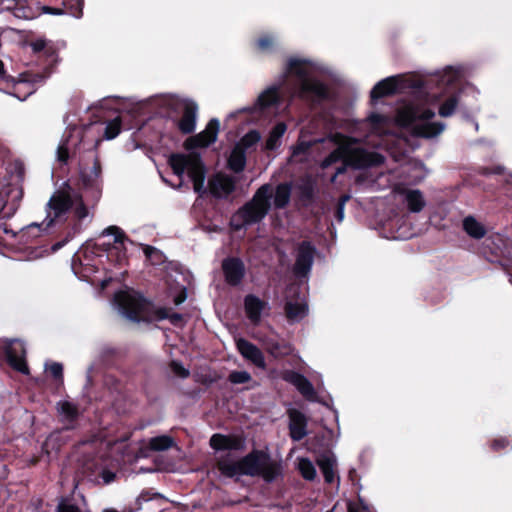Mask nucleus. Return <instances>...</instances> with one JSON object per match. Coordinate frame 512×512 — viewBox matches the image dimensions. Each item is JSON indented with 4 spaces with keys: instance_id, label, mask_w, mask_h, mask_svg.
<instances>
[{
    "instance_id": "nucleus-55",
    "label": "nucleus",
    "mask_w": 512,
    "mask_h": 512,
    "mask_svg": "<svg viewBox=\"0 0 512 512\" xmlns=\"http://www.w3.org/2000/svg\"><path fill=\"white\" fill-rule=\"evenodd\" d=\"M301 197L304 200L312 201L314 197V190L311 185H304L301 187Z\"/></svg>"
},
{
    "instance_id": "nucleus-49",
    "label": "nucleus",
    "mask_w": 512,
    "mask_h": 512,
    "mask_svg": "<svg viewBox=\"0 0 512 512\" xmlns=\"http://www.w3.org/2000/svg\"><path fill=\"white\" fill-rule=\"evenodd\" d=\"M367 120L374 128H379L386 123V117L382 114L372 112Z\"/></svg>"
},
{
    "instance_id": "nucleus-41",
    "label": "nucleus",
    "mask_w": 512,
    "mask_h": 512,
    "mask_svg": "<svg viewBox=\"0 0 512 512\" xmlns=\"http://www.w3.org/2000/svg\"><path fill=\"white\" fill-rule=\"evenodd\" d=\"M275 40L272 35L263 34L255 41V48L262 53L271 52L274 48Z\"/></svg>"
},
{
    "instance_id": "nucleus-7",
    "label": "nucleus",
    "mask_w": 512,
    "mask_h": 512,
    "mask_svg": "<svg viewBox=\"0 0 512 512\" xmlns=\"http://www.w3.org/2000/svg\"><path fill=\"white\" fill-rule=\"evenodd\" d=\"M297 96L311 108H318L333 99V92L327 83L309 76L299 83Z\"/></svg>"
},
{
    "instance_id": "nucleus-56",
    "label": "nucleus",
    "mask_w": 512,
    "mask_h": 512,
    "mask_svg": "<svg viewBox=\"0 0 512 512\" xmlns=\"http://www.w3.org/2000/svg\"><path fill=\"white\" fill-rule=\"evenodd\" d=\"M348 196H343L339 203L337 204L336 211H335V217L338 221H342L344 217V202L348 199Z\"/></svg>"
},
{
    "instance_id": "nucleus-40",
    "label": "nucleus",
    "mask_w": 512,
    "mask_h": 512,
    "mask_svg": "<svg viewBox=\"0 0 512 512\" xmlns=\"http://www.w3.org/2000/svg\"><path fill=\"white\" fill-rule=\"evenodd\" d=\"M261 139V135L257 130L248 131L236 144L240 146L243 150H247L253 146H255Z\"/></svg>"
},
{
    "instance_id": "nucleus-28",
    "label": "nucleus",
    "mask_w": 512,
    "mask_h": 512,
    "mask_svg": "<svg viewBox=\"0 0 512 512\" xmlns=\"http://www.w3.org/2000/svg\"><path fill=\"white\" fill-rule=\"evenodd\" d=\"M291 190V184L287 182L280 183L276 186L273 197V204L275 209L281 210L288 206L291 199Z\"/></svg>"
},
{
    "instance_id": "nucleus-6",
    "label": "nucleus",
    "mask_w": 512,
    "mask_h": 512,
    "mask_svg": "<svg viewBox=\"0 0 512 512\" xmlns=\"http://www.w3.org/2000/svg\"><path fill=\"white\" fill-rule=\"evenodd\" d=\"M342 160L355 168H363L381 162L383 156L378 153L369 154L364 150L349 151L345 147H337L322 160L321 168L327 169Z\"/></svg>"
},
{
    "instance_id": "nucleus-9",
    "label": "nucleus",
    "mask_w": 512,
    "mask_h": 512,
    "mask_svg": "<svg viewBox=\"0 0 512 512\" xmlns=\"http://www.w3.org/2000/svg\"><path fill=\"white\" fill-rule=\"evenodd\" d=\"M104 236H114L113 243H102L95 244V250H101L109 253V257H115L114 261L117 265L122 266L124 262L127 260L126 248L124 246V242L128 241L129 238L125 234V232L118 226L111 225L105 228L101 235Z\"/></svg>"
},
{
    "instance_id": "nucleus-26",
    "label": "nucleus",
    "mask_w": 512,
    "mask_h": 512,
    "mask_svg": "<svg viewBox=\"0 0 512 512\" xmlns=\"http://www.w3.org/2000/svg\"><path fill=\"white\" fill-rule=\"evenodd\" d=\"M463 230L473 239L479 240L485 237L487 230L474 216L468 215L462 222Z\"/></svg>"
},
{
    "instance_id": "nucleus-47",
    "label": "nucleus",
    "mask_w": 512,
    "mask_h": 512,
    "mask_svg": "<svg viewBox=\"0 0 512 512\" xmlns=\"http://www.w3.org/2000/svg\"><path fill=\"white\" fill-rule=\"evenodd\" d=\"M15 83L21 84V85L16 90H14V88H10L9 91H4V92L15 96L19 100H25L30 94H32V91H27V92L21 91V87L25 85V81H15Z\"/></svg>"
},
{
    "instance_id": "nucleus-1",
    "label": "nucleus",
    "mask_w": 512,
    "mask_h": 512,
    "mask_svg": "<svg viewBox=\"0 0 512 512\" xmlns=\"http://www.w3.org/2000/svg\"><path fill=\"white\" fill-rule=\"evenodd\" d=\"M102 139L88 140L83 131L70 130L61 140L56 150V160L61 165H68L69 160L79 156L80 179L85 189L100 193L102 167L98 156V146Z\"/></svg>"
},
{
    "instance_id": "nucleus-60",
    "label": "nucleus",
    "mask_w": 512,
    "mask_h": 512,
    "mask_svg": "<svg viewBox=\"0 0 512 512\" xmlns=\"http://www.w3.org/2000/svg\"><path fill=\"white\" fill-rule=\"evenodd\" d=\"M408 86L414 89L421 90L424 88V81L420 79L412 80Z\"/></svg>"
},
{
    "instance_id": "nucleus-30",
    "label": "nucleus",
    "mask_w": 512,
    "mask_h": 512,
    "mask_svg": "<svg viewBox=\"0 0 512 512\" xmlns=\"http://www.w3.org/2000/svg\"><path fill=\"white\" fill-rule=\"evenodd\" d=\"M286 129H287V127H286L285 123H283V122L277 123L272 128V130L270 131V133L265 141V148L270 151L275 150L279 146L280 139L284 135Z\"/></svg>"
},
{
    "instance_id": "nucleus-51",
    "label": "nucleus",
    "mask_w": 512,
    "mask_h": 512,
    "mask_svg": "<svg viewBox=\"0 0 512 512\" xmlns=\"http://www.w3.org/2000/svg\"><path fill=\"white\" fill-rule=\"evenodd\" d=\"M348 512H371L368 505L365 504L361 499L358 504L350 503L348 505Z\"/></svg>"
},
{
    "instance_id": "nucleus-32",
    "label": "nucleus",
    "mask_w": 512,
    "mask_h": 512,
    "mask_svg": "<svg viewBox=\"0 0 512 512\" xmlns=\"http://www.w3.org/2000/svg\"><path fill=\"white\" fill-rule=\"evenodd\" d=\"M318 465L323 473L325 482L333 483L336 479L335 466L336 460L333 457H323L318 461Z\"/></svg>"
},
{
    "instance_id": "nucleus-22",
    "label": "nucleus",
    "mask_w": 512,
    "mask_h": 512,
    "mask_svg": "<svg viewBox=\"0 0 512 512\" xmlns=\"http://www.w3.org/2000/svg\"><path fill=\"white\" fill-rule=\"evenodd\" d=\"M210 446L215 450H241L244 447V441L238 436L214 434L210 438Z\"/></svg>"
},
{
    "instance_id": "nucleus-5",
    "label": "nucleus",
    "mask_w": 512,
    "mask_h": 512,
    "mask_svg": "<svg viewBox=\"0 0 512 512\" xmlns=\"http://www.w3.org/2000/svg\"><path fill=\"white\" fill-rule=\"evenodd\" d=\"M168 164L173 173L179 177L187 172L196 193L203 194L206 192L204 187L206 167L199 153H173L168 159Z\"/></svg>"
},
{
    "instance_id": "nucleus-33",
    "label": "nucleus",
    "mask_w": 512,
    "mask_h": 512,
    "mask_svg": "<svg viewBox=\"0 0 512 512\" xmlns=\"http://www.w3.org/2000/svg\"><path fill=\"white\" fill-rule=\"evenodd\" d=\"M143 252L153 266H161L167 262L165 254L154 246L143 245Z\"/></svg>"
},
{
    "instance_id": "nucleus-44",
    "label": "nucleus",
    "mask_w": 512,
    "mask_h": 512,
    "mask_svg": "<svg viewBox=\"0 0 512 512\" xmlns=\"http://www.w3.org/2000/svg\"><path fill=\"white\" fill-rule=\"evenodd\" d=\"M59 411L63 416H79L78 407L70 401H62L58 403Z\"/></svg>"
},
{
    "instance_id": "nucleus-54",
    "label": "nucleus",
    "mask_w": 512,
    "mask_h": 512,
    "mask_svg": "<svg viewBox=\"0 0 512 512\" xmlns=\"http://www.w3.org/2000/svg\"><path fill=\"white\" fill-rule=\"evenodd\" d=\"M171 308L166 307H158L154 311V316L156 320H166L169 317V313Z\"/></svg>"
},
{
    "instance_id": "nucleus-46",
    "label": "nucleus",
    "mask_w": 512,
    "mask_h": 512,
    "mask_svg": "<svg viewBox=\"0 0 512 512\" xmlns=\"http://www.w3.org/2000/svg\"><path fill=\"white\" fill-rule=\"evenodd\" d=\"M57 512H83L80 507L74 504L72 501L67 499H62L58 506Z\"/></svg>"
},
{
    "instance_id": "nucleus-11",
    "label": "nucleus",
    "mask_w": 512,
    "mask_h": 512,
    "mask_svg": "<svg viewBox=\"0 0 512 512\" xmlns=\"http://www.w3.org/2000/svg\"><path fill=\"white\" fill-rule=\"evenodd\" d=\"M219 131V120L217 118H212L209 120L203 131L188 137L184 141L183 146L187 151H192L197 148H207L216 142Z\"/></svg>"
},
{
    "instance_id": "nucleus-52",
    "label": "nucleus",
    "mask_w": 512,
    "mask_h": 512,
    "mask_svg": "<svg viewBox=\"0 0 512 512\" xmlns=\"http://www.w3.org/2000/svg\"><path fill=\"white\" fill-rule=\"evenodd\" d=\"M168 320L172 325L179 327L183 325L184 317L180 313L170 311Z\"/></svg>"
},
{
    "instance_id": "nucleus-61",
    "label": "nucleus",
    "mask_w": 512,
    "mask_h": 512,
    "mask_svg": "<svg viewBox=\"0 0 512 512\" xmlns=\"http://www.w3.org/2000/svg\"><path fill=\"white\" fill-rule=\"evenodd\" d=\"M102 477L104 482L108 484L114 480L115 474L109 471H104Z\"/></svg>"
},
{
    "instance_id": "nucleus-10",
    "label": "nucleus",
    "mask_w": 512,
    "mask_h": 512,
    "mask_svg": "<svg viewBox=\"0 0 512 512\" xmlns=\"http://www.w3.org/2000/svg\"><path fill=\"white\" fill-rule=\"evenodd\" d=\"M4 354L8 365L15 371L29 375L30 370L26 361V348L19 339L10 340L4 345Z\"/></svg>"
},
{
    "instance_id": "nucleus-50",
    "label": "nucleus",
    "mask_w": 512,
    "mask_h": 512,
    "mask_svg": "<svg viewBox=\"0 0 512 512\" xmlns=\"http://www.w3.org/2000/svg\"><path fill=\"white\" fill-rule=\"evenodd\" d=\"M172 371L181 378H187L190 375L188 369H186L180 362L172 361L171 362Z\"/></svg>"
},
{
    "instance_id": "nucleus-13",
    "label": "nucleus",
    "mask_w": 512,
    "mask_h": 512,
    "mask_svg": "<svg viewBox=\"0 0 512 512\" xmlns=\"http://www.w3.org/2000/svg\"><path fill=\"white\" fill-rule=\"evenodd\" d=\"M222 272L225 282L232 287L239 286L246 274L243 260L239 257L228 256L222 260Z\"/></svg>"
},
{
    "instance_id": "nucleus-35",
    "label": "nucleus",
    "mask_w": 512,
    "mask_h": 512,
    "mask_svg": "<svg viewBox=\"0 0 512 512\" xmlns=\"http://www.w3.org/2000/svg\"><path fill=\"white\" fill-rule=\"evenodd\" d=\"M173 438L167 435L152 437L148 442V447L153 451H165L174 446Z\"/></svg>"
},
{
    "instance_id": "nucleus-14",
    "label": "nucleus",
    "mask_w": 512,
    "mask_h": 512,
    "mask_svg": "<svg viewBox=\"0 0 512 512\" xmlns=\"http://www.w3.org/2000/svg\"><path fill=\"white\" fill-rule=\"evenodd\" d=\"M315 254L316 248L310 241L304 240L299 244L294 264L296 276L306 277L310 273Z\"/></svg>"
},
{
    "instance_id": "nucleus-24",
    "label": "nucleus",
    "mask_w": 512,
    "mask_h": 512,
    "mask_svg": "<svg viewBox=\"0 0 512 512\" xmlns=\"http://www.w3.org/2000/svg\"><path fill=\"white\" fill-rule=\"evenodd\" d=\"M280 103L279 87L271 86L264 90L257 98L256 106L259 110L264 111L272 106Z\"/></svg>"
},
{
    "instance_id": "nucleus-63",
    "label": "nucleus",
    "mask_w": 512,
    "mask_h": 512,
    "mask_svg": "<svg viewBox=\"0 0 512 512\" xmlns=\"http://www.w3.org/2000/svg\"><path fill=\"white\" fill-rule=\"evenodd\" d=\"M287 414L290 417H293V416H305L303 413H301V412H299V411H297L295 409H288L287 410Z\"/></svg>"
},
{
    "instance_id": "nucleus-45",
    "label": "nucleus",
    "mask_w": 512,
    "mask_h": 512,
    "mask_svg": "<svg viewBox=\"0 0 512 512\" xmlns=\"http://www.w3.org/2000/svg\"><path fill=\"white\" fill-rule=\"evenodd\" d=\"M228 379L233 384H244L250 381L251 376L246 371H233L229 374Z\"/></svg>"
},
{
    "instance_id": "nucleus-29",
    "label": "nucleus",
    "mask_w": 512,
    "mask_h": 512,
    "mask_svg": "<svg viewBox=\"0 0 512 512\" xmlns=\"http://www.w3.org/2000/svg\"><path fill=\"white\" fill-rule=\"evenodd\" d=\"M286 318L289 322L302 320L308 313V305L305 302L288 301L284 307Z\"/></svg>"
},
{
    "instance_id": "nucleus-4",
    "label": "nucleus",
    "mask_w": 512,
    "mask_h": 512,
    "mask_svg": "<svg viewBox=\"0 0 512 512\" xmlns=\"http://www.w3.org/2000/svg\"><path fill=\"white\" fill-rule=\"evenodd\" d=\"M272 196V185L269 183L261 185L253 197L237 210L235 217L239 218L242 223L236 225L235 229L240 230L245 226L260 223L271 210Z\"/></svg>"
},
{
    "instance_id": "nucleus-37",
    "label": "nucleus",
    "mask_w": 512,
    "mask_h": 512,
    "mask_svg": "<svg viewBox=\"0 0 512 512\" xmlns=\"http://www.w3.org/2000/svg\"><path fill=\"white\" fill-rule=\"evenodd\" d=\"M290 435L293 440L299 441L307 434L306 425L303 422L305 418H290Z\"/></svg>"
},
{
    "instance_id": "nucleus-48",
    "label": "nucleus",
    "mask_w": 512,
    "mask_h": 512,
    "mask_svg": "<svg viewBox=\"0 0 512 512\" xmlns=\"http://www.w3.org/2000/svg\"><path fill=\"white\" fill-rule=\"evenodd\" d=\"M48 371L56 381L63 380V366L61 363L53 362L49 366Z\"/></svg>"
},
{
    "instance_id": "nucleus-34",
    "label": "nucleus",
    "mask_w": 512,
    "mask_h": 512,
    "mask_svg": "<svg viewBox=\"0 0 512 512\" xmlns=\"http://www.w3.org/2000/svg\"><path fill=\"white\" fill-rule=\"evenodd\" d=\"M265 350L274 358H281L289 353V347L274 339H268L264 342Z\"/></svg>"
},
{
    "instance_id": "nucleus-12",
    "label": "nucleus",
    "mask_w": 512,
    "mask_h": 512,
    "mask_svg": "<svg viewBox=\"0 0 512 512\" xmlns=\"http://www.w3.org/2000/svg\"><path fill=\"white\" fill-rule=\"evenodd\" d=\"M115 302L127 318L133 321L142 319L145 299L141 296H134L128 292L120 291L115 294Z\"/></svg>"
},
{
    "instance_id": "nucleus-38",
    "label": "nucleus",
    "mask_w": 512,
    "mask_h": 512,
    "mask_svg": "<svg viewBox=\"0 0 512 512\" xmlns=\"http://www.w3.org/2000/svg\"><path fill=\"white\" fill-rule=\"evenodd\" d=\"M298 469L302 477L312 481L316 477V469L314 464L308 458H298Z\"/></svg>"
},
{
    "instance_id": "nucleus-64",
    "label": "nucleus",
    "mask_w": 512,
    "mask_h": 512,
    "mask_svg": "<svg viewBox=\"0 0 512 512\" xmlns=\"http://www.w3.org/2000/svg\"><path fill=\"white\" fill-rule=\"evenodd\" d=\"M347 165L348 164H346V162H344V164L342 166L338 167L336 170V175L344 173Z\"/></svg>"
},
{
    "instance_id": "nucleus-18",
    "label": "nucleus",
    "mask_w": 512,
    "mask_h": 512,
    "mask_svg": "<svg viewBox=\"0 0 512 512\" xmlns=\"http://www.w3.org/2000/svg\"><path fill=\"white\" fill-rule=\"evenodd\" d=\"M236 346L239 353L247 360L251 361L259 368H265V358L262 351L252 342L240 338L236 341Z\"/></svg>"
},
{
    "instance_id": "nucleus-21",
    "label": "nucleus",
    "mask_w": 512,
    "mask_h": 512,
    "mask_svg": "<svg viewBox=\"0 0 512 512\" xmlns=\"http://www.w3.org/2000/svg\"><path fill=\"white\" fill-rule=\"evenodd\" d=\"M286 380L293 384L305 399L309 401L316 400L317 393L312 383L303 374L292 371L288 374Z\"/></svg>"
},
{
    "instance_id": "nucleus-62",
    "label": "nucleus",
    "mask_w": 512,
    "mask_h": 512,
    "mask_svg": "<svg viewBox=\"0 0 512 512\" xmlns=\"http://www.w3.org/2000/svg\"><path fill=\"white\" fill-rule=\"evenodd\" d=\"M185 299H186V293H185V292H183V293H181V294L177 295V296L174 298V303H175L176 305H180L181 303H183V302L185 301Z\"/></svg>"
},
{
    "instance_id": "nucleus-2",
    "label": "nucleus",
    "mask_w": 512,
    "mask_h": 512,
    "mask_svg": "<svg viewBox=\"0 0 512 512\" xmlns=\"http://www.w3.org/2000/svg\"><path fill=\"white\" fill-rule=\"evenodd\" d=\"M217 469L225 477L260 476L266 482L274 481L281 473L280 464L261 450H253L240 460L223 456L217 462Z\"/></svg>"
},
{
    "instance_id": "nucleus-57",
    "label": "nucleus",
    "mask_w": 512,
    "mask_h": 512,
    "mask_svg": "<svg viewBox=\"0 0 512 512\" xmlns=\"http://www.w3.org/2000/svg\"><path fill=\"white\" fill-rule=\"evenodd\" d=\"M504 173V168L502 166H495V167H485L482 169L481 174L482 175H502Z\"/></svg>"
},
{
    "instance_id": "nucleus-20",
    "label": "nucleus",
    "mask_w": 512,
    "mask_h": 512,
    "mask_svg": "<svg viewBox=\"0 0 512 512\" xmlns=\"http://www.w3.org/2000/svg\"><path fill=\"white\" fill-rule=\"evenodd\" d=\"M400 89L399 77L391 76L379 81L371 90L370 98L376 101L380 98L391 96Z\"/></svg>"
},
{
    "instance_id": "nucleus-53",
    "label": "nucleus",
    "mask_w": 512,
    "mask_h": 512,
    "mask_svg": "<svg viewBox=\"0 0 512 512\" xmlns=\"http://www.w3.org/2000/svg\"><path fill=\"white\" fill-rule=\"evenodd\" d=\"M30 46L34 53H40L46 49L47 42L44 39H37V40L31 42Z\"/></svg>"
},
{
    "instance_id": "nucleus-39",
    "label": "nucleus",
    "mask_w": 512,
    "mask_h": 512,
    "mask_svg": "<svg viewBox=\"0 0 512 512\" xmlns=\"http://www.w3.org/2000/svg\"><path fill=\"white\" fill-rule=\"evenodd\" d=\"M20 85L15 83L14 78L7 74L4 63L0 60V91H9L10 88L16 90Z\"/></svg>"
},
{
    "instance_id": "nucleus-3",
    "label": "nucleus",
    "mask_w": 512,
    "mask_h": 512,
    "mask_svg": "<svg viewBox=\"0 0 512 512\" xmlns=\"http://www.w3.org/2000/svg\"><path fill=\"white\" fill-rule=\"evenodd\" d=\"M435 112L421 103L409 102L396 112V123L414 137L431 139L441 134L445 128L442 122H430Z\"/></svg>"
},
{
    "instance_id": "nucleus-15",
    "label": "nucleus",
    "mask_w": 512,
    "mask_h": 512,
    "mask_svg": "<svg viewBox=\"0 0 512 512\" xmlns=\"http://www.w3.org/2000/svg\"><path fill=\"white\" fill-rule=\"evenodd\" d=\"M53 5L40 7L43 13L52 15H70L80 18L83 15L84 0H50Z\"/></svg>"
},
{
    "instance_id": "nucleus-36",
    "label": "nucleus",
    "mask_w": 512,
    "mask_h": 512,
    "mask_svg": "<svg viewBox=\"0 0 512 512\" xmlns=\"http://www.w3.org/2000/svg\"><path fill=\"white\" fill-rule=\"evenodd\" d=\"M458 104H459V96L457 94L450 95L440 105L439 110H438L439 115L441 117L452 116L454 114Z\"/></svg>"
},
{
    "instance_id": "nucleus-19",
    "label": "nucleus",
    "mask_w": 512,
    "mask_h": 512,
    "mask_svg": "<svg viewBox=\"0 0 512 512\" xmlns=\"http://www.w3.org/2000/svg\"><path fill=\"white\" fill-rule=\"evenodd\" d=\"M209 189L215 198H221L222 193L228 196L235 190V181L230 176L217 174L209 180Z\"/></svg>"
},
{
    "instance_id": "nucleus-8",
    "label": "nucleus",
    "mask_w": 512,
    "mask_h": 512,
    "mask_svg": "<svg viewBox=\"0 0 512 512\" xmlns=\"http://www.w3.org/2000/svg\"><path fill=\"white\" fill-rule=\"evenodd\" d=\"M74 197L69 191H56L49 199L46 205L47 216L41 225L33 223L29 225V229L47 230L56 220L63 217L74 206Z\"/></svg>"
},
{
    "instance_id": "nucleus-42",
    "label": "nucleus",
    "mask_w": 512,
    "mask_h": 512,
    "mask_svg": "<svg viewBox=\"0 0 512 512\" xmlns=\"http://www.w3.org/2000/svg\"><path fill=\"white\" fill-rule=\"evenodd\" d=\"M121 127L122 121L119 117H116L106 125L103 137L106 140L116 138L121 132Z\"/></svg>"
},
{
    "instance_id": "nucleus-31",
    "label": "nucleus",
    "mask_w": 512,
    "mask_h": 512,
    "mask_svg": "<svg viewBox=\"0 0 512 512\" xmlns=\"http://www.w3.org/2000/svg\"><path fill=\"white\" fill-rule=\"evenodd\" d=\"M14 6V16L20 19L30 20L34 19L39 15V12L35 10L30 3L23 2L20 0V2H13L10 1Z\"/></svg>"
},
{
    "instance_id": "nucleus-17",
    "label": "nucleus",
    "mask_w": 512,
    "mask_h": 512,
    "mask_svg": "<svg viewBox=\"0 0 512 512\" xmlns=\"http://www.w3.org/2000/svg\"><path fill=\"white\" fill-rule=\"evenodd\" d=\"M268 308V302L254 294H248L244 297V311L246 317L253 325L260 324L262 312Z\"/></svg>"
},
{
    "instance_id": "nucleus-23",
    "label": "nucleus",
    "mask_w": 512,
    "mask_h": 512,
    "mask_svg": "<svg viewBox=\"0 0 512 512\" xmlns=\"http://www.w3.org/2000/svg\"><path fill=\"white\" fill-rule=\"evenodd\" d=\"M405 196L407 208L412 213H419L426 205L423 194L420 190H411L403 188L398 191Z\"/></svg>"
},
{
    "instance_id": "nucleus-58",
    "label": "nucleus",
    "mask_w": 512,
    "mask_h": 512,
    "mask_svg": "<svg viewBox=\"0 0 512 512\" xmlns=\"http://www.w3.org/2000/svg\"><path fill=\"white\" fill-rule=\"evenodd\" d=\"M73 229H74L73 233L69 232V233H68V235L66 236V238H65L64 240L59 241V242L55 243V244L52 246V249H53L54 251H57V250H59L60 248H62V247H63V246H64V245H65V244H66L70 239H72V238H73L74 234L77 232V225H75V226L73 227Z\"/></svg>"
},
{
    "instance_id": "nucleus-25",
    "label": "nucleus",
    "mask_w": 512,
    "mask_h": 512,
    "mask_svg": "<svg viewBox=\"0 0 512 512\" xmlns=\"http://www.w3.org/2000/svg\"><path fill=\"white\" fill-rule=\"evenodd\" d=\"M310 65V61L299 58H289L286 63L285 76L294 75L300 82L308 78L307 66Z\"/></svg>"
},
{
    "instance_id": "nucleus-27",
    "label": "nucleus",
    "mask_w": 512,
    "mask_h": 512,
    "mask_svg": "<svg viewBox=\"0 0 512 512\" xmlns=\"http://www.w3.org/2000/svg\"><path fill=\"white\" fill-rule=\"evenodd\" d=\"M227 166L234 173H241L246 167V151L235 145L228 157Z\"/></svg>"
},
{
    "instance_id": "nucleus-43",
    "label": "nucleus",
    "mask_w": 512,
    "mask_h": 512,
    "mask_svg": "<svg viewBox=\"0 0 512 512\" xmlns=\"http://www.w3.org/2000/svg\"><path fill=\"white\" fill-rule=\"evenodd\" d=\"M74 201V215L78 220H82L88 216V208L85 205L81 195H75Z\"/></svg>"
},
{
    "instance_id": "nucleus-59",
    "label": "nucleus",
    "mask_w": 512,
    "mask_h": 512,
    "mask_svg": "<svg viewBox=\"0 0 512 512\" xmlns=\"http://www.w3.org/2000/svg\"><path fill=\"white\" fill-rule=\"evenodd\" d=\"M509 442L505 438L496 439L492 442V448L495 451H498L500 449H503L507 447Z\"/></svg>"
},
{
    "instance_id": "nucleus-16",
    "label": "nucleus",
    "mask_w": 512,
    "mask_h": 512,
    "mask_svg": "<svg viewBox=\"0 0 512 512\" xmlns=\"http://www.w3.org/2000/svg\"><path fill=\"white\" fill-rule=\"evenodd\" d=\"M197 113L198 105L193 100H184L182 102L181 117L175 121L176 127L182 134L189 135L195 131Z\"/></svg>"
}]
</instances>
